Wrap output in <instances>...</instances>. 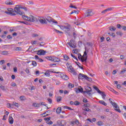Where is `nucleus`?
<instances>
[{
	"mask_svg": "<svg viewBox=\"0 0 126 126\" xmlns=\"http://www.w3.org/2000/svg\"><path fill=\"white\" fill-rule=\"evenodd\" d=\"M22 18L24 20H27V21H30V22H35V21L37 20V18L32 15H30L29 16L22 15Z\"/></svg>",
	"mask_w": 126,
	"mask_h": 126,
	"instance_id": "f257e3e1",
	"label": "nucleus"
},
{
	"mask_svg": "<svg viewBox=\"0 0 126 126\" xmlns=\"http://www.w3.org/2000/svg\"><path fill=\"white\" fill-rule=\"evenodd\" d=\"M58 26L60 27L61 30L64 31V32H65L66 33H67V32H69V31H70V25H68L67 26L63 25H58Z\"/></svg>",
	"mask_w": 126,
	"mask_h": 126,
	"instance_id": "f03ea898",
	"label": "nucleus"
},
{
	"mask_svg": "<svg viewBox=\"0 0 126 126\" xmlns=\"http://www.w3.org/2000/svg\"><path fill=\"white\" fill-rule=\"evenodd\" d=\"M112 100L113 99L112 98L109 99L110 104H111V105H112V106H113V107L115 108V111H117V112H118V113H121V109L118 106V104H117L116 102H113Z\"/></svg>",
	"mask_w": 126,
	"mask_h": 126,
	"instance_id": "7ed1b4c3",
	"label": "nucleus"
},
{
	"mask_svg": "<svg viewBox=\"0 0 126 126\" xmlns=\"http://www.w3.org/2000/svg\"><path fill=\"white\" fill-rule=\"evenodd\" d=\"M70 48H72V49H75L76 48V44L74 43V40L73 39H71L70 40L69 42H67V43Z\"/></svg>",
	"mask_w": 126,
	"mask_h": 126,
	"instance_id": "20e7f679",
	"label": "nucleus"
},
{
	"mask_svg": "<svg viewBox=\"0 0 126 126\" xmlns=\"http://www.w3.org/2000/svg\"><path fill=\"white\" fill-rule=\"evenodd\" d=\"M68 71H69V72L72 73L73 75H76L77 74V73H76V72L75 71L74 69H73V67L71 65L68 67Z\"/></svg>",
	"mask_w": 126,
	"mask_h": 126,
	"instance_id": "39448f33",
	"label": "nucleus"
},
{
	"mask_svg": "<svg viewBox=\"0 0 126 126\" xmlns=\"http://www.w3.org/2000/svg\"><path fill=\"white\" fill-rule=\"evenodd\" d=\"M94 14H95V13L93 12L92 10H87L85 13V15L87 17L89 16H93Z\"/></svg>",
	"mask_w": 126,
	"mask_h": 126,
	"instance_id": "423d86ee",
	"label": "nucleus"
},
{
	"mask_svg": "<svg viewBox=\"0 0 126 126\" xmlns=\"http://www.w3.org/2000/svg\"><path fill=\"white\" fill-rule=\"evenodd\" d=\"M79 124V121L77 119H76L75 120H73L70 122V125L72 126H74V125H77V126H78Z\"/></svg>",
	"mask_w": 126,
	"mask_h": 126,
	"instance_id": "0eeeda50",
	"label": "nucleus"
},
{
	"mask_svg": "<svg viewBox=\"0 0 126 126\" xmlns=\"http://www.w3.org/2000/svg\"><path fill=\"white\" fill-rule=\"evenodd\" d=\"M60 76L61 78L64 80H68L69 79L68 76L66 75V74H64V73H61Z\"/></svg>",
	"mask_w": 126,
	"mask_h": 126,
	"instance_id": "6e6552de",
	"label": "nucleus"
},
{
	"mask_svg": "<svg viewBox=\"0 0 126 126\" xmlns=\"http://www.w3.org/2000/svg\"><path fill=\"white\" fill-rule=\"evenodd\" d=\"M79 79H88V77L83 74L80 73L78 76Z\"/></svg>",
	"mask_w": 126,
	"mask_h": 126,
	"instance_id": "1a4fd4ad",
	"label": "nucleus"
},
{
	"mask_svg": "<svg viewBox=\"0 0 126 126\" xmlns=\"http://www.w3.org/2000/svg\"><path fill=\"white\" fill-rule=\"evenodd\" d=\"M44 120L48 125H53V122L51 121V117H47L44 118Z\"/></svg>",
	"mask_w": 126,
	"mask_h": 126,
	"instance_id": "9d476101",
	"label": "nucleus"
},
{
	"mask_svg": "<svg viewBox=\"0 0 126 126\" xmlns=\"http://www.w3.org/2000/svg\"><path fill=\"white\" fill-rule=\"evenodd\" d=\"M37 54L39 56H45L46 54V52L43 50H39L37 51Z\"/></svg>",
	"mask_w": 126,
	"mask_h": 126,
	"instance_id": "9b49d317",
	"label": "nucleus"
},
{
	"mask_svg": "<svg viewBox=\"0 0 126 126\" xmlns=\"http://www.w3.org/2000/svg\"><path fill=\"white\" fill-rule=\"evenodd\" d=\"M51 61L52 62H54V63H59V62H61V59L58 57H52V59Z\"/></svg>",
	"mask_w": 126,
	"mask_h": 126,
	"instance_id": "f8f14e48",
	"label": "nucleus"
},
{
	"mask_svg": "<svg viewBox=\"0 0 126 126\" xmlns=\"http://www.w3.org/2000/svg\"><path fill=\"white\" fill-rule=\"evenodd\" d=\"M86 93H87L88 94H89V95H90V94H91V93H89L90 92H91V91H92V89H91V87H87L86 88Z\"/></svg>",
	"mask_w": 126,
	"mask_h": 126,
	"instance_id": "ddd939ff",
	"label": "nucleus"
},
{
	"mask_svg": "<svg viewBox=\"0 0 126 126\" xmlns=\"http://www.w3.org/2000/svg\"><path fill=\"white\" fill-rule=\"evenodd\" d=\"M8 121L10 125H13V123H14V120H13V118H12V117L9 116Z\"/></svg>",
	"mask_w": 126,
	"mask_h": 126,
	"instance_id": "4468645a",
	"label": "nucleus"
},
{
	"mask_svg": "<svg viewBox=\"0 0 126 126\" xmlns=\"http://www.w3.org/2000/svg\"><path fill=\"white\" fill-rule=\"evenodd\" d=\"M5 3L7 4V5H13V2L12 1L7 0L5 1Z\"/></svg>",
	"mask_w": 126,
	"mask_h": 126,
	"instance_id": "2eb2a0df",
	"label": "nucleus"
},
{
	"mask_svg": "<svg viewBox=\"0 0 126 126\" xmlns=\"http://www.w3.org/2000/svg\"><path fill=\"white\" fill-rule=\"evenodd\" d=\"M34 58L35 60H38V62L39 63H43V62H44V60L41 58H39L37 55H35Z\"/></svg>",
	"mask_w": 126,
	"mask_h": 126,
	"instance_id": "dca6fc26",
	"label": "nucleus"
},
{
	"mask_svg": "<svg viewBox=\"0 0 126 126\" xmlns=\"http://www.w3.org/2000/svg\"><path fill=\"white\" fill-rule=\"evenodd\" d=\"M99 94H100V95L102 96V98L103 99V100H105V99H106V94H105V93L103 92H100V93H98Z\"/></svg>",
	"mask_w": 126,
	"mask_h": 126,
	"instance_id": "f3484780",
	"label": "nucleus"
},
{
	"mask_svg": "<svg viewBox=\"0 0 126 126\" xmlns=\"http://www.w3.org/2000/svg\"><path fill=\"white\" fill-rule=\"evenodd\" d=\"M39 22L41 24H47V21L45 19H40L39 20Z\"/></svg>",
	"mask_w": 126,
	"mask_h": 126,
	"instance_id": "a211bd4d",
	"label": "nucleus"
},
{
	"mask_svg": "<svg viewBox=\"0 0 126 126\" xmlns=\"http://www.w3.org/2000/svg\"><path fill=\"white\" fill-rule=\"evenodd\" d=\"M87 60V56H85L84 55L82 56V59L81 60L82 63H84V62H86Z\"/></svg>",
	"mask_w": 126,
	"mask_h": 126,
	"instance_id": "6ab92c4d",
	"label": "nucleus"
},
{
	"mask_svg": "<svg viewBox=\"0 0 126 126\" xmlns=\"http://www.w3.org/2000/svg\"><path fill=\"white\" fill-rule=\"evenodd\" d=\"M82 111H84L85 112H91V109H90L88 107H83Z\"/></svg>",
	"mask_w": 126,
	"mask_h": 126,
	"instance_id": "aec40b11",
	"label": "nucleus"
},
{
	"mask_svg": "<svg viewBox=\"0 0 126 126\" xmlns=\"http://www.w3.org/2000/svg\"><path fill=\"white\" fill-rule=\"evenodd\" d=\"M80 92H83V88H78L76 89V93H80Z\"/></svg>",
	"mask_w": 126,
	"mask_h": 126,
	"instance_id": "412c9836",
	"label": "nucleus"
},
{
	"mask_svg": "<svg viewBox=\"0 0 126 126\" xmlns=\"http://www.w3.org/2000/svg\"><path fill=\"white\" fill-rule=\"evenodd\" d=\"M40 104L37 103H32V107H34L35 108L39 107H40Z\"/></svg>",
	"mask_w": 126,
	"mask_h": 126,
	"instance_id": "4be33fe9",
	"label": "nucleus"
},
{
	"mask_svg": "<svg viewBox=\"0 0 126 126\" xmlns=\"http://www.w3.org/2000/svg\"><path fill=\"white\" fill-rule=\"evenodd\" d=\"M62 112V107H58L56 110V112L58 114H61Z\"/></svg>",
	"mask_w": 126,
	"mask_h": 126,
	"instance_id": "5701e85b",
	"label": "nucleus"
},
{
	"mask_svg": "<svg viewBox=\"0 0 126 126\" xmlns=\"http://www.w3.org/2000/svg\"><path fill=\"white\" fill-rule=\"evenodd\" d=\"M99 103L101 105H103V106H107V103L104 100H100Z\"/></svg>",
	"mask_w": 126,
	"mask_h": 126,
	"instance_id": "b1692460",
	"label": "nucleus"
},
{
	"mask_svg": "<svg viewBox=\"0 0 126 126\" xmlns=\"http://www.w3.org/2000/svg\"><path fill=\"white\" fill-rule=\"evenodd\" d=\"M94 88L95 89V90H96V91H97V93H101V91H100L99 88H98L96 86H94Z\"/></svg>",
	"mask_w": 126,
	"mask_h": 126,
	"instance_id": "393cba45",
	"label": "nucleus"
},
{
	"mask_svg": "<svg viewBox=\"0 0 126 126\" xmlns=\"http://www.w3.org/2000/svg\"><path fill=\"white\" fill-rule=\"evenodd\" d=\"M110 10H112V8H108L107 9H106L105 10H104L101 12L102 13H105V12H107V11H109Z\"/></svg>",
	"mask_w": 126,
	"mask_h": 126,
	"instance_id": "a878e982",
	"label": "nucleus"
},
{
	"mask_svg": "<svg viewBox=\"0 0 126 126\" xmlns=\"http://www.w3.org/2000/svg\"><path fill=\"white\" fill-rule=\"evenodd\" d=\"M0 54L3 55H8V51H2L1 52Z\"/></svg>",
	"mask_w": 126,
	"mask_h": 126,
	"instance_id": "bb28decb",
	"label": "nucleus"
},
{
	"mask_svg": "<svg viewBox=\"0 0 126 126\" xmlns=\"http://www.w3.org/2000/svg\"><path fill=\"white\" fill-rule=\"evenodd\" d=\"M73 54H78V53H79V50L77 49H73Z\"/></svg>",
	"mask_w": 126,
	"mask_h": 126,
	"instance_id": "cd10ccee",
	"label": "nucleus"
},
{
	"mask_svg": "<svg viewBox=\"0 0 126 126\" xmlns=\"http://www.w3.org/2000/svg\"><path fill=\"white\" fill-rule=\"evenodd\" d=\"M63 58L65 61H68V60H69V57H68L66 55H63Z\"/></svg>",
	"mask_w": 126,
	"mask_h": 126,
	"instance_id": "c85d7f7f",
	"label": "nucleus"
},
{
	"mask_svg": "<svg viewBox=\"0 0 126 126\" xmlns=\"http://www.w3.org/2000/svg\"><path fill=\"white\" fill-rule=\"evenodd\" d=\"M126 68L122 69L121 71L120 72V74H124L126 73Z\"/></svg>",
	"mask_w": 126,
	"mask_h": 126,
	"instance_id": "c756f323",
	"label": "nucleus"
},
{
	"mask_svg": "<svg viewBox=\"0 0 126 126\" xmlns=\"http://www.w3.org/2000/svg\"><path fill=\"white\" fill-rule=\"evenodd\" d=\"M110 31H116V28L114 27H109Z\"/></svg>",
	"mask_w": 126,
	"mask_h": 126,
	"instance_id": "7c9ffc66",
	"label": "nucleus"
},
{
	"mask_svg": "<svg viewBox=\"0 0 126 126\" xmlns=\"http://www.w3.org/2000/svg\"><path fill=\"white\" fill-rule=\"evenodd\" d=\"M74 105H75V106H78L79 105H80V102L78 101H75Z\"/></svg>",
	"mask_w": 126,
	"mask_h": 126,
	"instance_id": "2f4dec72",
	"label": "nucleus"
},
{
	"mask_svg": "<svg viewBox=\"0 0 126 126\" xmlns=\"http://www.w3.org/2000/svg\"><path fill=\"white\" fill-rule=\"evenodd\" d=\"M76 64L79 66L80 68H81V69H83V67L80 66L81 65V64L79 62H77Z\"/></svg>",
	"mask_w": 126,
	"mask_h": 126,
	"instance_id": "473e14b6",
	"label": "nucleus"
},
{
	"mask_svg": "<svg viewBox=\"0 0 126 126\" xmlns=\"http://www.w3.org/2000/svg\"><path fill=\"white\" fill-rule=\"evenodd\" d=\"M97 126H103V125H104V123L101 121H98L97 123Z\"/></svg>",
	"mask_w": 126,
	"mask_h": 126,
	"instance_id": "72a5a7b5",
	"label": "nucleus"
},
{
	"mask_svg": "<svg viewBox=\"0 0 126 126\" xmlns=\"http://www.w3.org/2000/svg\"><path fill=\"white\" fill-rule=\"evenodd\" d=\"M32 65H33V66H37V63L36 62V61H32Z\"/></svg>",
	"mask_w": 126,
	"mask_h": 126,
	"instance_id": "f704fd0d",
	"label": "nucleus"
},
{
	"mask_svg": "<svg viewBox=\"0 0 126 126\" xmlns=\"http://www.w3.org/2000/svg\"><path fill=\"white\" fill-rule=\"evenodd\" d=\"M7 108H13L12 106V103L10 104V103H7Z\"/></svg>",
	"mask_w": 126,
	"mask_h": 126,
	"instance_id": "c9c22d12",
	"label": "nucleus"
},
{
	"mask_svg": "<svg viewBox=\"0 0 126 126\" xmlns=\"http://www.w3.org/2000/svg\"><path fill=\"white\" fill-rule=\"evenodd\" d=\"M57 102H61L62 101V96H59L57 98Z\"/></svg>",
	"mask_w": 126,
	"mask_h": 126,
	"instance_id": "e433bc0d",
	"label": "nucleus"
},
{
	"mask_svg": "<svg viewBox=\"0 0 126 126\" xmlns=\"http://www.w3.org/2000/svg\"><path fill=\"white\" fill-rule=\"evenodd\" d=\"M12 104L13 107L14 106H15V107H17L18 108V103L16 102H13Z\"/></svg>",
	"mask_w": 126,
	"mask_h": 126,
	"instance_id": "4c0bfd02",
	"label": "nucleus"
},
{
	"mask_svg": "<svg viewBox=\"0 0 126 126\" xmlns=\"http://www.w3.org/2000/svg\"><path fill=\"white\" fill-rule=\"evenodd\" d=\"M54 30H55V32L56 33H57V34H60H60H63V33L62 32H61V31H59L57 29H54Z\"/></svg>",
	"mask_w": 126,
	"mask_h": 126,
	"instance_id": "58836bf2",
	"label": "nucleus"
},
{
	"mask_svg": "<svg viewBox=\"0 0 126 126\" xmlns=\"http://www.w3.org/2000/svg\"><path fill=\"white\" fill-rule=\"evenodd\" d=\"M15 51H22V48L21 47H16L15 48Z\"/></svg>",
	"mask_w": 126,
	"mask_h": 126,
	"instance_id": "ea45409f",
	"label": "nucleus"
},
{
	"mask_svg": "<svg viewBox=\"0 0 126 126\" xmlns=\"http://www.w3.org/2000/svg\"><path fill=\"white\" fill-rule=\"evenodd\" d=\"M116 34L118 36H123V32H117Z\"/></svg>",
	"mask_w": 126,
	"mask_h": 126,
	"instance_id": "a19ab883",
	"label": "nucleus"
},
{
	"mask_svg": "<svg viewBox=\"0 0 126 126\" xmlns=\"http://www.w3.org/2000/svg\"><path fill=\"white\" fill-rule=\"evenodd\" d=\"M15 9L16 13H17L20 10V9L19 8V7H18V6H17L16 7H15Z\"/></svg>",
	"mask_w": 126,
	"mask_h": 126,
	"instance_id": "79ce46f5",
	"label": "nucleus"
},
{
	"mask_svg": "<svg viewBox=\"0 0 126 126\" xmlns=\"http://www.w3.org/2000/svg\"><path fill=\"white\" fill-rule=\"evenodd\" d=\"M20 100H21V101H24V100H25L26 98L25 96H21L20 97Z\"/></svg>",
	"mask_w": 126,
	"mask_h": 126,
	"instance_id": "37998d69",
	"label": "nucleus"
},
{
	"mask_svg": "<svg viewBox=\"0 0 126 126\" xmlns=\"http://www.w3.org/2000/svg\"><path fill=\"white\" fill-rule=\"evenodd\" d=\"M3 63H5V61H4V60L0 61V65L3 64Z\"/></svg>",
	"mask_w": 126,
	"mask_h": 126,
	"instance_id": "c03bdc74",
	"label": "nucleus"
},
{
	"mask_svg": "<svg viewBox=\"0 0 126 126\" xmlns=\"http://www.w3.org/2000/svg\"><path fill=\"white\" fill-rule=\"evenodd\" d=\"M78 58L79 60H80L81 61V60L82 59V56H81V54H78Z\"/></svg>",
	"mask_w": 126,
	"mask_h": 126,
	"instance_id": "a18cd8bd",
	"label": "nucleus"
},
{
	"mask_svg": "<svg viewBox=\"0 0 126 126\" xmlns=\"http://www.w3.org/2000/svg\"><path fill=\"white\" fill-rule=\"evenodd\" d=\"M83 107H90V104L89 103H87V104H84V105L83 106Z\"/></svg>",
	"mask_w": 126,
	"mask_h": 126,
	"instance_id": "49530a36",
	"label": "nucleus"
},
{
	"mask_svg": "<svg viewBox=\"0 0 126 126\" xmlns=\"http://www.w3.org/2000/svg\"><path fill=\"white\" fill-rule=\"evenodd\" d=\"M46 58L47 59V60H48V61H52V60L53 59V57L47 56L46 57Z\"/></svg>",
	"mask_w": 126,
	"mask_h": 126,
	"instance_id": "de8ad7c7",
	"label": "nucleus"
},
{
	"mask_svg": "<svg viewBox=\"0 0 126 126\" xmlns=\"http://www.w3.org/2000/svg\"><path fill=\"white\" fill-rule=\"evenodd\" d=\"M0 88H1L2 89V90H4V91L6 90V89L5 88V87L4 86H0Z\"/></svg>",
	"mask_w": 126,
	"mask_h": 126,
	"instance_id": "09e8293b",
	"label": "nucleus"
},
{
	"mask_svg": "<svg viewBox=\"0 0 126 126\" xmlns=\"http://www.w3.org/2000/svg\"><path fill=\"white\" fill-rule=\"evenodd\" d=\"M18 14H20V15H23L24 13L23 11H19L18 13H17Z\"/></svg>",
	"mask_w": 126,
	"mask_h": 126,
	"instance_id": "8fccbe9b",
	"label": "nucleus"
},
{
	"mask_svg": "<svg viewBox=\"0 0 126 126\" xmlns=\"http://www.w3.org/2000/svg\"><path fill=\"white\" fill-rule=\"evenodd\" d=\"M69 87H70L71 88H73V87H74V85L71 84V83H69L68 85Z\"/></svg>",
	"mask_w": 126,
	"mask_h": 126,
	"instance_id": "3c124183",
	"label": "nucleus"
},
{
	"mask_svg": "<svg viewBox=\"0 0 126 126\" xmlns=\"http://www.w3.org/2000/svg\"><path fill=\"white\" fill-rule=\"evenodd\" d=\"M112 92L114 93V94H116V95H119V93L116 91L115 90H112Z\"/></svg>",
	"mask_w": 126,
	"mask_h": 126,
	"instance_id": "603ef678",
	"label": "nucleus"
},
{
	"mask_svg": "<svg viewBox=\"0 0 126 126\" xmlns=\"http://www.w3.org/2000/svg\"><path fill=\"white\" fill-rule=\"evenodd\" d=\"M36 43H37V41L33 40L32 41V45H36Z\"/></svg>",
	"mask_w": 126,
	"mask_h": 126,
	"instance_id": "864d4df0",
	"label": "nucleus"
},
{
	"mask_svg": "<svg viewBox=\"0 0 126 126\" xmlns=\"http://www.w3.org/2000/svg\"><path fill=\"white\" fill-rule=\"evenodd\" d=\"M65 109H66L67 110H70V111H71V110H73L71 108L68 107V106H64Z\"/></svg>",
	"mask_w": 126,
	"mask_h": 126,
	"instance_id": "5fc2aeb1",
	"label": "nucleus"
},
{
	"mask_svg": "<svg viewBox=\"0 0 126 126\" xmlns=\"http://www.w3.org/2000/svg\"><path fill=\"white\" fill-rule=\"evenodd\" d=\"M47 100L49 102V104H52V102H53V100H52V99L48 98Z\"/></svg>",
	"mask_w": 126,
	"mask_h": 126,
	"instance_id": "6e6d98bb",
	"label": "nucleus"
},
{
	"mask_svg": "<svg viewBox=\"0 0 126 126\" xmlns=\"http://www.w3.org/2000/svg\"><path fill=\"white\" fill-rule=\"evenodd\" d=\"M45 75L46 76H50V72H46L44 73Z\"/></svg>",
	"mask_w": 126,
	"mask_h": 126,
	"instance_id": "4d7b16f0",
	"label": "nucleus"
},
{
	"mask_svg": "<svg viewBox=\"0 0 126 126\" xmlns=\"http://www.w3.org/2000/svg\"><path fill=\"white\" fill-rule=\"evenodd\" d=\"M46 113H43L41 114V117H47V116H49V114H46Z\"/></svg>",
	"mask_w": 126,
	"mask_h": 126,
	"instance_id": "13d9d810",
	"label": "nucleus"
},
{
	"mask_svg": "<svg viewBox=\"0 0 126 126\" xmlns=\"http://www.w3.org/2000/svg\"><path fill=\"white\" fill-rule=\"evenodd\" d=\"M28 4H34V2L32 1H28Z\"/></svg>",
	"mask_w": 126,
	"mask_h": 126,
	"instance_id": "bf43d9fd",
	"label": "nucleus"
},
{
	"mask_svg": "<svg viewBox=\"0 0 126 126\" xmlns=\"http://www.w3.org/2000/svg\"><path fill=\"white\" fill-rule=\"evenodd\" d=\"M11 86H12V87H15L16 84L15 83H12Z\"/></svg>",
	"mask_w": 126,
	"mask_h": 126,
	"instance_id": "052dcab7",
	"label": "nucleus"
},
{
	"mask_svg": "<svg viewBox=\"0 0 126 126\" xmlns=\"http://www.w3.org/2000/svg\"><path fill=\"white\" fill-rule=\"evenodd\" d=\"M83 103H88V100H87V99L84 98L83 100Z\"/></svg>",
	"mask_w": 126,
	"mask_h": 126,
	"instance_id": "680f3d73",
	"label": "nucleus"
},
{
	"mask_svg": "<svg viewBox=\"0 0 126 126\" xmlns=\"http://www.w3.org/2000/svg\"><path fill=\"white\" fill-rule=\"evenodd\" d=\"M16 6H18L20 9V8L22 9V8H23V6L21 5H17Z\"/></svg>",
	"mask_w": 126,
	"mask_h": 126,
	"instance_id": "e2e57ef3",
	"label": "nucleus"
},
{
	"mask_svg": "<svg viewBox=\"0 0 126 126\" xmlns=\"http://www.w3.org/2000/svg\"><path fill=\"white\" fill-rule=\"evenodd\" d=\"M14 72H17V67H15L13 68Z\"/></svg>",
	"mask_w": 126,
	"mask_h": 126,
	"instance_id": "0e129e2a",
	"label": "nucleus"
},
{
	"mask_svg": "<svg viewBox=\"0 0 126 126\" xmlns=\"http://www.w3.org/2000/svg\"><path fill=\"white\" fill-rule=\"evenodd\" d=\"M120 59H121V60H124V59H125V56L121 55L120 56Z\"/></svg>",
	"mask_w": 126,
	"mask_h": 126,
	"instance_id": "69168bd1",
	"label": "nucleus"
},
{
	"mask_svg": "<svg viewBox=\"0 0 126 126\" xmlns=\"http://www.w3.org/2000/svg\"><path fill=\"white\" fill-rule=\"evenodd\" d=\"M26 73H29L30 72V71H29V69L27 68L25 70Z\"/></svg>",
	"mask_w": 126,
	"mask_h": 126,
	"instance_id": "338daca9",
	"label": "nucleus"
},
{
	"mask_svg": "<svg viewBox=\"0 0 126 126\" xmlns=\"http://www.w3.org/2000/svg\"><path fill=\"white\" fill-rule=\"evenodd\" d=\"M44 45H45V42H41L40 43V46H44Z\"/></svg>",
	"mask_w": 126,
	"mask_h": 126,
	"instance_id": "774afa93",
	"label": "nucleus"
}]
</instances>
